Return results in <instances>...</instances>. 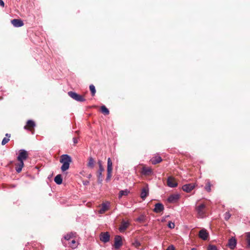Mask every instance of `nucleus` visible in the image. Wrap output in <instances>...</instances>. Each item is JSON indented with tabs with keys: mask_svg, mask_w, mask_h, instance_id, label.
I'll return each mask as SVG.
<instances>
[{
	"mask_svg": "<svg viewBox=\"0 0 250 250\" xmlns=\"http://www.w3.org/2000/svg\"><path fill=\"white\" fill-rule=\"evenodd\" d=\"M19 162L16 165V170L17 173L21 172L24 166L23 162L19 161Z\"/></svg>",
	"mask_w": 250,
	"mask_h": 250,
	"instance_id": "nucleus-21",
	"label": "nucleus"
},
{
	"mask_svg": "<svg viewBox=\"0 0 250 250\" xmlns=\"http://www.w3.org/2000/svg\"><path fill=\"white\" fill-rule=\"evenodd\" d=\"M162 159L160 156H155L151 159L152 164L156 165L162 162Z\"/></svg>",
	"mask_w": 250,
	"mask_h": 250,
	"instance_id": "nucleus-20",
	"label": "nucleus"
},
{
	"mask_svg": "<svg viewBox=\"0 0 250 250\" xmlns=\"http://www.w3.org/2000/svg\"><path fill=\"white\" fill-rule=\"evenodd\" d=\"M236 245V241L234 238L232 237L229 240L228 246L230 249H234Z\"/></svg>",
	"mask_w": 250,
	"mask_h": 250,
	"instance_id": "nucleus-19",
	"label": "nucleus"
},
{
	"mask_svg": "<svg viewBox=\"0 0 250 250\" xmlns=\"http://www.w3.org/2000/svg\"><path fill=\"white\" fill-rule=\"evenodd\" d=\"M208 250H217V247L215 245H209L208 246Z\"/></svg>",
	"mask_w": 250,
	"mask_h": 250,
	"instance_id": "nucleus-36",
	"label": "nucleus"
},
{
	"mask_svg": "<svg viewBox=\"0 0 250 250\" xmlns=\"http://www.w3.org/2000/svg\"><path fill=\"white\" fill-rule=\"evenodd\" d=\"M191 250H197V249L196 248H192L191 249Z\"/></svg>",
	"mask_w": 250,
	"mask_h": 250,
	"instance_id": "nucleus-42",
	"label": "nucleus"
},
{
	"mask_svg": "<svg viewBox=\"0 0 250 250\" xmlns=\"http://www.w3.org/2000/svg\"><path fill=\"white\" fill-rule=\"evenodd\" d=\"M6 137H4L1 142V145L2 146L6 144L10 140V138L11 137V134L9 133H6L5 134Z\"/></svg>",
	"mask_w": 250,
	"mask_h": 250,
	"instance_id": "nucleus-23",
	"label": "nucleus"
},
{
	"mask_svg": "<svg viewBox=\"0 0 250 250\" xmlns=\"http://www.w3.org/2000/svg\"><path fill=\"white\" fill-rule=\"evenodd\" d=\"M211 183H210L209 180H207L206 186L205 187V189L208 192H209L211 191Z\"/></svg>",
	"mask_w": 250,
	"mask_h": 250,
	"instance_id": "nucleus-26",
	"label": "nucleus"
},
{
	"mask_svg": "<svg viewBox=\"0 0 250 250\" xmlns=\"http://www.w3.org/2000/svg\"><path fill=\"white\" fill-rule=\"evenodd\" d=\"M209 234L205 229H202L199 232V237L203 240H206L208 238Z\"/></svg>",
	"mask_w": 250,
	"mask_h": 250,
	"instance_id": "nucleus-10",
	"label": "nucleus"
},
{
	"mask_svg": "<svg viewBox=\"0 0 250 250\" xmlns=\"http://www.w3.org/2000/svg\"><path fill=\"white\" fill-rule=\"evenodd\" d=\"M231 217V214L229 212H226L224 214V218L226 221H228Z\"/></svg>",
	"mask_w": 250,
	"mask_h": 250,
	"instance_id": "nucleus-33",
	"label": "nucleus"
},
{
	"mask_svg": "<svg viewBox=\"0 0 250 250\" xmlns=\"http://www.w3.org/2000/svg\"><path fill=\"white\" fill-rule=\"evenodd\" d=\"M194 188L195 185L192 183H190L183 185L182 188L184 191L186 192H189L193 190Z\"/></svg>",
	"mask_w": 250,
	"mask_h": 250,
	"instance_id": "nucleus-12",
	"label": "nucleus"
},
{
	"mask_svg": "<svg viewBox=\"0 0 250 250\" xmlns=\"http://www.w3.org/2000/svg\"><path fill=\"white\" fill-rule=\"evenodd\" d=\"M247 237V242L248 244V247H250V232H247L246 233Z\"/></svg>",
	"mask_w": 250,
	"mask_h": 250,
	"instance_id": "nucleus-32",
	"label": "nucleus"
},
{
	"mask_svg": "<svg viewBox=\"0 0 250 250\" xmlns=\"http://www.w3.org/2000/svg\"><path fill=\"white\" fill-rule=\"evenodd\" d=\"M87 183H88V181H87L86 182H85L84 183H83V184L86 185H87Z\"/></svg>",
	"mask_w": 250,
	"mask_h": 250,
	"instance_id": "nucleus-41",
	"label": "nucleus"
},
{
	"mask_svg": "<svg viewBox=\"0 0 250 250\" xmlns=\"http://www.w3.org/2000/svg\"><path fill=\"white\" fill-rule=\"evenodd\" d=\"M164 210V206L162 203H157L155 205V208L153 211L158 213L162 212Z\"/></svg>",
	"mask_w": 250,
	"mask_h": 250,
	"instance_id": "nucleus-17",
	"label": "nucleus"
},
{
	"mask_svg": "<svg viewBox=\"0 0 250 250\" xmlns=\"http://www.w3.org/2000/svg\"><path fill=\"white\" fill-rule=\"evenodd\" d=\"M123 245L122 239L120 235H116L114 238V247L116 249H119Z\"/></svg>",
	"mask_w": 250,
	"mask_h": 250,
	"instance_id": "nucleus-7",
	"label": "nucleus"
},
{
	"mask_svg": "<svg viewBox=\"0 0 250 250\" xmlns=\"http://www.w3.org/2000/svg\"><path fill=\"white\" fill-rule=\"evenodd\" d=\"M141 173L145 176H149L153 174V172L151 167H143L142 169Z\"/></svg>",
	"mask_w": 250,
	"mask_h": 250,
	"instance_id": "nucleus-9",
	"label": "nucleus"
},
{
	"mask_svg": "<svg viewBox=\"0 0 250 250\" xmlns=\"http://www.w3.org/2000/svg\"><path fill=\"white\" fill-rule=\"evenodd\" d=\"M110 203L108 202L102 203L101 208L99 210V213L100 214L104 213L106 211H107L108 209Z\"/></svg>",
	"mask_w": 250,
	"mask_h": 250,
	"instance_id": "nucleus-15",
	"label": "nucleus"
},
{
	"mask_svg": "<svg viewBox=\"0 0 250 250\" xmlns=\"http://www.w3.org/2000/svg\"><path fill=\"white\" fill-rule=\"evenodd\" d=\"M98 164L99 167V170L98 171V181L99 183H101L103 181V174L102 172L104 171V168L102 165V162L101 160H99Z\"/></svg>",
	"mask_w": 250,
	"mask_h": 250,
	"instance_id": "nucleus-6",
	"label": "nucleus"
},
{
	"mask_svg": "<svg viewBox=\"0 0 250 250\" xmlns=\"http://www.w3.org/2000/svg\"><path fill=\"white\" fill-rule=\"evenodd\" d=\"M112 162L110 158L107 159V175L105 179L106 182L110 181L112 176Z\"/></svg>",
	"mask_w": 250,
	"mask_h": 250,
	"instance_id": "nucleus-2",
	"label": "nucleus"
},
{
	"mask_svg": "<svg viewBox=\"0 0 250 250\" xmlns=\"http://www.w3.org/2000/svg\"><path fill=\"white\" fill-rule=\"evenodd\" d=\"M79 131H75V133H77V134H78V133H79Z\"/></svg>",
	"mask_w": 250,
	"mask_h": 250,
	"instance_id": "nucleus-43",
	"label": "nucleus"
},
{
	"mask_svg": "<svg viewBox=\"0 0 250 250\" xmlns=\"http://www.w3.org/2000/svg\"><path fill=\"white\" fill-rule=\"evenodd\" d=\"M145 220V217L143 215H141L139 217H138L136 219V221L139 222H143Z\"/></svg>",
	"mask_w": 250,
	"mask_h": 250,
	"instance_id": "nucleus-35",
	"label": "nucleus"
},
{
	"mask_svg": "<svg viewBox=\"0 0 250 250\" xmlns=\"http://www.w3.org/2000/svg\"><path fill=\"white\" fill-rule=\"evenodd\" d=\"M167 186L170 188H175L178 185V184L176 182H175V179L171 177H168L167 180Z\"/></svg>",
	"mask_w": 250,
	"mask_h": 250,
	"instance_id": "nucleus-16",
	"label": "nucleus"
},
{
	"mask_svg": "<svg viewBox=\"0 0 250 250\" xmlns=\"http://www.w3.org/2000/svg\"><path fill=\"white\" fill-rule=\"evenodd\" d=\"M0 6L2 7L4 6V2L2 0H0Z\"/></svg>",
	"mask_w": 250,
	"mask_h": 250,
	"instance_id": "nucleus-40",
	"label": "nucleus"
},
{
	"mask_svg": "<svg viewBox=\"0 0 250 250\" xmlns=\"http://www.w3.org/2000/svg\"><path fill=\"white\" fill-rule=\"evenodd\" d=\"M101 111L103 114L105 115H108L109 114V110L105 107V105H102L101 106Z\"/></svg>",
	"mask_w": 250,
	"mask_h": 250,
	"instance_id": "nucleus-28",
	"label": "nucleus"
},
{
	"mask_svg": "<svg viewBox=\"0 0 250 250\" xmlns=\"http://www.w3.org/2000/svg\"><path fill=\"white\" fill-rule=\"evenodd\" d=\"M62 243H63V244L64 245H65V243H64V242H63V240H62Z\"/></svg>",
	"mask_w": 250,
	"mask_h": 250,
	"instance_id": "nucleus-44",
	"label": "nucleus"
},
{
	"mask_svg": "<svg viewBox=\"0 0 250 250\" xmlns=\"http://www.w3.org/2000/svg\"><path fill=\"white\" fill-rule=\"evenodd\" d=\"M11 23L16 27H20L23 25L22 21L20 19H13L11 21Z\"/></svg>",
	"mask_w": 250,
	"mask_h": 250,
	"instance_id": "nucleus-18",
	"label": "nucleus"
},
{
	"mask_svg": "<svg viewBox=\"0 0 250 250\" xmlns=\"http://www.w3.org/2000/svg\"><path fill=\"white\" fill-rule=\"evenodd\" d=\"M28 157V154L26 150L23 149L19 150V154L17 157V160L19 161L23 162L26 160Z\"/></svg>",
	"mask_w": 250,
	"mask_h": 250,
	"instance_id": "nucleus-5",
	"label": "nucleus"
},
{
	"mask_svg": "<svg viewBox=\"0 0 250 250\" xmlns=\"http://www.w3.org/2000/svg\"><path fill=\"white\" fill-rule=\"evenodd\" d=\"M89 89L91 92L92 96H94L96 93V89H95V86L93 84H91L89 86Z\"/></svg>",
	"mask_w": 250,
	"mask_h": 250,
	"instance_id": "nucleus-30",
	"label": "nucleus"
},
{
	"mask_svg": "<svg viewBox=\"0 0 250 250\" xmlns=\"http://www.w3.org/2000/svg\"><path fill=\"white\" fill-rule=\"evenodd\" d=\"M68 95L73 99L77 102H83L85 101V99L83 96L77 94V93L73 91H69L68 92Z\"/></svg>",
	"mask_w": 250,
	"mask_h": 250,
	"instance_id": "nucleus-3",
	"label": "nucleus"
},
{
	"mask_svg": "<svg viewBox=\"0 0 250 250\" xmlns=\"http://www.w3.org/2000/svg\"><path fill=\"white\" fill-rule=\"evenodd\" d=\"M73 142L74 144H76L78 143V139L76 137H73Z\"/></svg>",
	"mask_w": 250,
	"mask_h": 250,
	"instance_id": "nucleus-39",
	"label": "nucleus"
},
{
	"mask_svg": "<svg viewBox=\"0 0 250 250\" xmlns=\"http://www.w3.org/2000/svg\"><path fill=\"white\" fill-rule=\"evenodd\" d=\"M180 198V195L178 194H173L170 195L167 198V201L169 203H174L177 202Z\"/></svg>",
	"mask_w": 250,
	"mask_h": 250,
	"instance_id": "nucleus-13",
	"label": "nucleus"
},
{
	"mask_svg": "<svg viewBox=\"0 0 250 250\" xmlns=\"http://www.w3.org/2000/svg\"><path fill=\"white\" fill-rule=\"evenodd\" d=\"M35 125H36V124H35V122L31 120H29L27 122L26 125H25L24 127V129H27V126H28L29 127L33 128L35 126Z\"/></svg>",
	"mask_w": 250,
	"mask_h": 250,
	"instance_id": "nucleus-25",
	"label": "nucleus"
},
{
	"mask_svg": "<svg viewBox=\"0 0 250 250\" xmlns=\"http://www.w3.org/2000/svg\"><path fill=\"white\" fill-rule=\"evenodd\" d=\"M73 236V234L72 232L67 234L66 235L64 236V239L66 241H69L72 238Z\"/></svg>",
	"mask_w": 250,
	"mask_h": 250,
	"instance_id": "nucleus-31",
	"label": "nucleus"
},
{
	"mask_svg": "<svg viewBox=\"0 0 250 250\" xmlns=\"http://www.w3.org/2000/svg\"><path fill=\"white\" fill-rule=\"evenodd\" d=\"M167 226L170 229H174L175 227V224L171 221H169L167 224Z\"/></svg>",
	"mask_w": 250,
	"mask_h": 250,
	"instance_id": "nucleus-37",
	"label": "nucleus"
},
{
	"mask_svg": "<svg viewBox=\"0 0 250 250\" xmlns=\"http://www.w3.org/2000/svg\"><path fill=\"white\" fill-rule=\"evenodd\" d=\"M100 239L101 241L106 243L110 240V234L108 232H102L100 236Z\"/></svg>",
	"mask_w": 250,
	"mask_h": 250,
	"instance_id": "nucleus-8",
	"label": "nucleus"
},
{
	"mask_svg": "<svg viewBox=\"0 0 250 250\" xmlns=\"http://www.w3.org/2000/svg\"><path fill=\"white\" fill-rule=\"evenodd\" d=\"M69 247L72 249H75L77 246V244L75 240H72L69 243Z\"/></svg>",
	"mask_w": 250,
	"mask_h": 250,
	"instance_id": "nucleus-29",
	"label": "nucleus"
},
{
	"mask_svg": "<svg viewBox=\"0 0 250 250\" xmlns=\"http://www.w3.org/2000/svg\"><path fill=\"white\" fill-rule=\"evenodd\" d=\"M149 188L147 185L145 187L143 188L142 189L140 196L143 200H145L146 198L148 195Z\"/></svg>",
	"mask_w": 250,
	"mask_h": 250,
	"instance_id": "nucleus-14",
	"label": "nucleus"
},
{
	"mask_svg": "<svg viewBox=\"0 0 250 250\" xmlns=\"http://www.w3.org/2000/svg\"><path fill=\"white\" fill-rule=\"evenodd\" d=\"M166 250H175V248L173 245H170L167 247Z\"/></svg>",
	"mask_w": 250,
	"mask_h": 250,
	"instance_id": "nucleus-38",
	"label": "nucleus"
},
{
	"mask_svg": "<svg viewBox=\"0 0 250 250\" xmlns=\"http://www.w3.org/2000/svg\"><path fill=\"white\" fill-rule=\"evenodd\" d=\"M95 161L93 158L91 157L88 159V162L87 163V167L90 168H93L94 167Z\"/></svg>",
	"mask_w": 250,
	"mask_h": 250,
	"instance_id": "nucleus-24",
	"label": "nucleus"
},
{
	"mask_svg": "<svg viewBox=\"0 0 250 250\" xmlns=\"http://www.w3.org/2000/svg\"><path fill=\"white\" fill-rule=\"evenodd\" d=\"M205 205L201 204L198 206L196 207V210L197 212L198 217L203 218L205 215Z\"/></svg>",
	"mask_w": 250,
	"mask_h": 250,
	"instance_id": "nucleus-4",
	"label": "nucleus"
},
{
	"mask_svg": "<svg viewBox=\"0 0 250 250\" xmlns=\"http://www.w3.org/2000/svg\"><path fill=\"white\" fill-rule=\"evenodd\" d=\"M133 245L136 248H139V247L141 245V243L140 242L138 241L137 240H136L133 243Z\"/></svg>",
	"mask_w": 250,
	"mask_h": 250,
	"instance_id": "nucleus-34",
	"label": "nucleus"
},
{
	"mask_svg": "<svg viewBox=\"0 0 250 250\" xmlns=\"http://www.w3.org/2000/svg\"><path fill=\"white\" fill-rule=\"evenodd\" d=\"M54 181L58 185L61 184L62 182V175H57L54 178Z\"/></svg>",
	"mask_w": 250,
	"mask_h": 250,
	"instance_id": "nucleus-22",
	"label": "nucleus"
},
{
	"mask_svg": "<svg viewBox=\"0 0 250 250\" xmlns=\"http://www.w3.org/2000/svg\"><path fill=\"white\" fill-rule=\"evenodd\" d=\"M129 193V191L128 189L121 190L119 194V198H121L123 196H126Z\"/></svg>",
	"mask_w": 250,
	"mask_h": 250,
	"instance_id": "nucleus-27",
	"label": "nucleus"
},
{
	"mask_svg": "<svg viewBox=\"0 0 250 250\" xmlns=\"http://www.w3.org/2000/svg\"><path fill=\"white\" fill-rule=\"evenodd\" d=\"M129 222L128 221H125V220H123L121 222V224L119 228V230L121 232H124L129 227Z\"/></svg>",
	"mask_w": 250,
	"mask_h": 250,
	"instance_id": "nucleus-11",
	"label": "nucleus"
},
{
	"mask_svg": "<svg viewBox=\"0 0 250 250\" xmlns=\"http://www.w3.org/2000/svg\"><path fill=\"white\" fill-rule=\"evenodd\" d=\"M60 162L62 164L61 167V170L64 172L69 169L72 158L68 154H63L60 157Z\"/></svg>",
	"mask_w": 250,
	"mask_h": 250,
	"instance_id": "nucleus-1",
	"label": "nucleus"
}]
</instances>
